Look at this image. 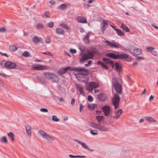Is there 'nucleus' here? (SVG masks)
<instances>
[{
    "label": "nucleus",
    "mask_w": 158,
    "mask_h": 158,
    "mask_svg": "<svg viewBox=\"0 0 158 158\" xmlns=\"http://www.w3.org/2000/svg\"><path fill=\"white\" fill-rule=\"evenodd\" d=\"M74 73L76 78L79 81L87 82L88 77L87 71L83 68H75Z\"/></svg>",
    "instance_id": "f257e3e1"
},
{
    "label": "nucleus",
    "mask_w": 158,
    "mask_h": 158,
    "mask_svg": "<svg viewBox=\"0 0 158 158\" xmlns=\"http://www.w3.org/2000/svg\"><path fill=\"white\" fill-rule=\"evenodd\" d=\"M98 51L95 48H93L91 51L87 53L82 55L80 59L81 62L83 63L85 60L92 58L94 54H97Z\"/></svg>",
    "instance_id": "f03ea898"
},
{
    "label": "nucleus",
    "mask_w": 158,
    "mask_h": 158,
    "mask_svg": "<svg viewBox=\"0 0 158 158\" xmlns=\"http://www.w3.org/2000/svg\"><path fill=\"white\" fill-rule=\"evenodd\" d=\"M89 125L91 127L98 129L102 132H107L108 130L107 127L101 125V124H98L94 122H90Z\"/></svg>",
    "instance_id": "7ed1b4c3"
},
{
    "label": "nucleus",
    "mask_w": 158,
    "mask_h": 158,
    "mask_svg": "<svg viewBox=\"0 0 158 158\" xmlns=\"http://www.w3.org/2000/svg\"><path fill=\"white\" fill-rule=\"evenodd\" d=\"M38 134L43 139L49 142H52L54 140V139L50 135L42 130H39L38 131Z\"/></svg>",
    "instance_id": "20e7f679"
},
{
    "label": "nucleus",
    "mask_w": 158,
    "mask_h": 158,
    "mask_svg": "<svg viewBox=\"0 0 158 158\" xmlns=\"http://www.w3.org/2000/svg\"><path fill=\"white\" fill-rule=\"evenodd\" d=\"M106 56L115 59L118 58L126 59L129 58L128 55L125 53L116 55L113 53H109L106 54Z\"/></svg>",
    "instance_id": "39448f33"
},
{
    "label": "nucleus",
    "mask_w": 158,
    "mask_h": 158,
    "mask_svg": "<svg viewBox=\"0 0 158 158\" xmlns=\"http://www.w3.org/2000/svg\"><path fill=\"white\" fill-rule=\"evenodd\" d=\"M43 75L46 78L51 80L53 82H57L59 80L57 76L53 73L45 72L43 73Z\"/></svg>",
    "instance_id": "423d86ee"
},
{
    "label": "nucleus",
    "mask_w": 158,
    "mask_h": 158,
    "mask_svg": "<svg viewBox=\"0 0 158 158\" xmlns=\"http://www.w3.org/2000/svg\"><path fill=\"white\" fill-rule=\"evenodd\" d=\"M112 85L116 92L118 94H122V86L119 84L117 81L116 79L114 78L112 79Z\"/></svg>",
    "instance_id": "0eeeda50"
},
{
    "label": "nucleus",
    "mask_w": 158,
    "mask_h": 158,
    "mask_svg": "<svg viewBox=\"0 0 158 158\" xmlns=\"http://www.w3.org/2000/svg\"><path fill=\"white\" fill-rule=\"evenodd\" d=\"M99 86V84L96 82H89L86 84L85 86L87 90L89 92H91L93 89L97 88Z\"/></svg>",
    "instance_id": "6e6552de"
},
{
    "label": "nucleus",
    "mask_w": 158,
    "mask_h": 158,
    "mask_svg": "<svg viewBox=\"0 0 158 158\" xmlns=\"http://www.w3.org/2000/svg\"><path fill=\"white\" fill-rule=\"evenodd\" d=\"M112 103L116 109L118 106L120 101V97L117 94H114L112 99Z\"/></svg>",
    "instance_id": "1a4fd4ad"
},
{
    "label": "nucleus",
    "mask_w": 158,
    "mask_h": 158,
    "mask_svg": "<svg viewBox=\"0 0 158 158\" xmlns=\"http://www.w3.org/2000/svg\"><path fill=\"white\" fill-rule=\"evenodd\" d=\"M107 45L112 48H118L121 47V46L118 43L113 41L111 42L107 40H106L105 42Z\"/></svg>",
    "instance_id": "9d476101"
},
{
    "label": "nucleus",
    "mask_w": 158,
    "mask_h": 158,
    "mask_svg": "<svg viewBox=\"0 0 158 158\" xmlns=\"http://www.w3.org/2000/svg\"><path fill=\"white\" fill-rule=\"evenodd\" d=\"M31 69L33 70H47L48 67L43 65L35 64L32 65Z\"/></svg>",
    "instance_id": "9b49d317"
},
{
    "label": "nucleus",
    "mask_w": 158,
    "mask_h": 158,
    "mask_svg": "<svg viewBox=\"0 0 158 158\" xmlns=\"http://www.w3.org/2000/svg\"><path fill=\"white\" fill-rule=\"evenodd\" d=\"M74 69L75 68H72L71 66H68L66 68H62L58 70V73L60 75H62L65 73L69 70L74 71Z\"/></svg>",
    "instance_id": "f8f14e48"
},
{
    "label": "nucleus",
    "mask_w": 158,
    "mask_h": 158,
    "mask_svg": "<svg viewBox=\"0 0 158 158\" xmlns=\"http://www.w3.org/2000/svg\"><path fill=\"white\" fill-rule=\"evenodd\" d=\"M102 110L104 113L105 116L109 117L110 111V106H106L102 108Z\"/></svg>",
    "instance_id": "ddd939ff"
},
{
    "label": "nucleus",
    "mask_w": 158,
    "mask_h": 158,
    "mask_svg": "<svg viewBox=\"0 0 158 158\" xmlns=\"http://www.w3.org/2000/svg\"><path fill=\"white\" fill-rule=\"evenodd\" d=\"M108 24L106 20H103L101 23V31L102 34L104 32L105 30L107 27Z\"/></svg>",
    "instance_id": "4468645a"
},
{
    "label": "nucleus",
    "mask_w": 158,
    "mask_h": 158,
    "mask_svg": "<svg viewBox=\"0 0 158 158\" xmlns=\"http://www.w3.org/2000/svg\"><path fill=\"white\" fill-rule=\"evenodd\" d=\"M123 110L122 109H119L114 112L115 115L112 116V118L114 119H118L123 113Z\"/></svg>",
    "instance_id": "2eb2a0df"
},
{
    "label": "nucleus",
    "mask_w": 158,
    "mask_h": 158,
    "mask_svg": "<svg viewBox=\"0 0 158 158\" xmlns=\"http://www.w3.org/2000/svg\"><path fill=\"white\" fill-rule=\"evenodd\" d=\"M75 140L76 142L81 145L84 148L88 150H89V148L85 143L77 139H75Z\"/></svg>",
    "instance_id": "dca6fc26"
},
{
    "label": "nucleus",
    "mask_w": 158,
    "mask_h": 158,
    "mask_svg": "<svg viewBox=\"0 0 158 158\" xmlns=\"http://www.w3.org/2000/svg\"><path fill=\"white\" fill-rule=\"evenodd\" d=\"M98 105L95 104L91 103L88 105V108L91 111L94 110L95 109L98 108Z\"/></svg>",
    "instance_id": "f3484780"
},
{
    "label": "nucleus",
    "mask_w": 158,
    "mask_h": 158,
    "mask_svg": "<svg viewBox=\"0 0 158 158\" xmlns=\"http://www.w3.org/2000/svg\"><path fill=\"white\" fill-rule=\"evenodd\" d=\"M77 21L81 23H86L87 20L85 18L83 17L79 16L77 17Z\"/></svg>",
    "instance_id": "a211bd4d"
},
{
    "label": "nucleus",
    "mask_w": 158,
    "mask_h": 158,
    "mask_svg": "<svg viewBox=\"0 0 158 158\" xmlns=\"http://www.w3.org/2000/svg\"><path fill=\"white\" fill-rule=\"evenodd\" d=\"M26 132L29 136H31V125H27L25 127Z\"/></svg>",
    "instance_id": "6ab92c4d"
},
{
    "label": "nucleus",
    "mask_w": 158,
    "mask_h": 158,
    "mask_svg": "<svg viewBox=\"0 0 158 158\" xmlns=\"http://www.w3.org/2000/svg\"><path fill=\"white\" fill-rule=\"evenodd\" d=\"M142 53V50L141 49L137 47H135L133 49V54L134 55H139Z\"/></svg>",
    "instance_id": "aec40b11"
},
{
    "label": "nucleus",
    "mask_w": 158,
    "mask_h": 158,
    "mask_svg": "<svg viewBox=\"0 0 158 158\" xmlns=\"http://www.w3.org/2000/svg\"><path fill=\"white\" fill-rule=\"evenodd\" d=\"M32 41L34 43L36 44H38L40 42L42 43H43V41H41V38L40 37H38L37 36H35L33 37Z\"/></svg>",
    "instance_id": "412c9836"
},
{
    "label": "nucleus",
    "mask_w": 158,
    "mask_h": 158,
    "mask_svg": "<svg viewBox=\"0 0 158 158\" xmlns=\"http://www.w3.org/2000/svg\"><path fill=\"white\" fill-rule=\"evenodd\" d=\"M144 119L147 121L149 122H155L156 120L151 116H146L144 117Z\"/></svg>",
    "instance_id": "4be33fe9"
},
{
    "label": "nucleus",
    "mask_w": 158,
    "mask_h": 158,
    "mask_svg": "<svg viewBox=\"0 0 158 158\" xmlns=\"http://www.w3.org/2000/svg\"><path fill=\"white\" fill-rule=\"evenodd\" d=\"M103 60L104 62H106L107 64H109L110 66H112L113 67V62L111 61V60L108 58H103Z\"/></svg>",
    "instance_id": "5701e85b"
},
{
    "label": "nucleus",
    "mask_w": 158,
    "mask_h": 158,
    "mask_svg": "<svg viewBox=\"0 0 158 158\" xmlns=\"http://www.w3.org/2000/svg\"><path fill=\"white\" fill-rule=\"evenodd\" d=\"M76 87L77 89L80 91V94L82 95H84L83 91V88L80 85L76 84Z\"/></svg>",
    "instance_id": "b1692460"
},
{
    "label": "nucleus",
    "mask_w": 158,
    "mask_h": 158,
    "mask_svg": "<svg viewBox=\"0 0 158 158\" xmlns=\"http://www.w3.org/2000/svg\"><path fill=\"white\" fill-rule=\"evenodd\" d=\"M89 36L90 34L89 33H87L85 36L84 39V40L86 44H88L89 43Z\"/></svg>",
    "instance_id": "393cba45"
},
{
    "label": "nucleus",
    "mask_w": 158,
    "mask_h": 158,
    "mask_svg": "<svg viewBox=\"0 0 158 158\" xmlns=\"http://www.w3.org/2000/svg\"><path fill=\"white\" fill-rule=\"evenodd\" d=\"M56 33L58 34L63 35L64 33V31L60 28H56Z\"/></svg>",
    "instance_id": "a878e982"
},
{
    "label": "nucleus",
    "mask_w": 158,
    "mask_h": 158,
    "mask_svg": "<svg viewBox=\"0 0 158 158\" xmlns=\"http://www.w3.org/2000/svg\"><path fill=\"white\" fill-rule=\"evenodd\" d=\"M121 28L126 32H128L130 31L128 27L124 24L123 23L122 24Z\"/></svg>",
    "instance_id": "bb28decb"
},
{
    "label": "nucleus",
    "mask_w": 158,
    "mask_h": 158,
    "mask_svg": "<svg viewBox=\"0 0 158 158\" xmlns=\"http://www.w3.org/2000/svg\"><path fill=\"white\" fill-rule=\"evenodd\" d=\"M67 6L65 4H62L59 6L58 9L60 10H63L67 8Z\"/></svg>",
    "instance_id": "cd10ccee"
},
{
    "label": "nucleus",
    "mask_w": 158,
    "mask_h": 158,
    "mask_svg": "<svg viewBox=\"0 0 158 158\" xmlns=\"http://www.w3.org/2000/svg\"><path fill=\"white\" fill-rule=\"evenodd\" d=\"M114 30L116 31L118 35L120 36H123L124 35V33L118 29L114 28Z\"/></svg>",
    "instance_id": "c85d7f7f"
},
{
    "label": "nucleus",
    "mask_w": 158,
    "mask_h": 158,
    "mask_svg": "<svg viewBox=\"0 0 158 158\" xmlns=\"http://www.w3.org/2000/svg\"><path fill=\"white\" fill-rule=\"evenodd\" d=\"M5 67L7 69H10V61H6L4 64Z\"/></svg>",
    "instance_id": "c756f323"
},
{
    "label": "nucleus",
    "mask_w": 158,
    "mask_h": 158,
    "mask_svg": "<svg viewBox=\"0 0 158 158\" xmlns=\"http://www.w3.org/2000/svg\"><path fill=\"white\" fill-rule=\"evenodd\" d=\"M90 133L93 135H96L98 134V133L97 132V130L91 129L90 130Z\"/></svg>",
    "instance_id": "7c9ffc66"
},
{
    "label": "nucleus",
    "mask_w": 158,
    "mask_h": 158,
    "mask_svg": "<svg viewBox=\"0 0 158 158\" xmlns=\"http://www.w3.org/2000/svg\"><path fill=\"white\" fill-rule=\"evenodd\" d=\"M60 26L67 30H69L70 29L69 27L68 26L67 24L64 23H62L60 24Z\"/></svg>",
    "instance_id": "2f4dec72"
},
{
    "label": "nucleus",
    "mask_w": 158,
    "mask_h": 158,
    "mask_svg": "<svg viewBox=\"0 0 158 158\" xmlns=\"http://www.w3.org/2000/svg\"><path fill=\"white\" fill-rule=\"evenodd\" d=\"M96 118L98 121L100 122L104 119V117L102 116H97L96 117Z\"/></svg>",
    "instance_id": "473e14b6"
},
{
    "label": "nucleus",
    "mask_w": 158,
    "mask_h": 158,
    "mask_svg": "<svg viewBox=\"0 0 158 158\" xmlns=\"http://www.w3.org/2000/svg\"><path fill=\"white\" fill-rule=\"evenodd\" d=\"M97 63L98 64L101 65V66L104 68L105 69L107 70L108 69V67L106 66L104 64H103L102 62L98 61V62Z\"/></svg>",
    "instance_id": "72a5a7b5"
},
{
    "label": "nucleus",
    "mask_w": 158,
    "mask_h": 158,
    "mask_svg": "<svg viewBox=\"0 0 158 158\" xmlns=\"http://www.w3.org/2000/svg\"><path fill=\"white\" fill-rule=\"evenodd\" d=\"M115 69L119 72L121 71V67L117 63H116L115 64Z\"/></svg>",
    "instance_id": "f704fd0d"
},
{
    "label": "nucleus",
    "mask_w": 158,
    "mask_h": 158,
    "mask_svg": "<svg viewBox=\"0 0 158 158\" xmlns=\"http://www.w3.org/2000/svg\"><path fill=\"white\" fill-rule=\"evenodd\" d=\"M52 120L55 122H58L59 121L60 119L57 118V117L56 115L52 116Z\"/></svg>",
    "instance_id": "c9c22d12"
},
{
    "label": "nucleus",
    "mask_w": 158,
    "mask_h": 158,
    "mask_svg": "<svg viewBox=\"0 0 158 158\" xmlns=\"http://www.w3.org/2000/svg\"><path fill=\"white\" fill-rule=\"evenodd\" d=\"M154 49V48L152 47H149L146 48V51L148 52H151Z\"/></svg>",
    "instance_id": "e433bc0d"
},
{
    "label": "nucleus",
    "mask_w": 158,
    "mask_h": 158,
    "mask_svg": "<svg viewBox=\"0 0 158 158\" xmlns=\"http://www.w3.org/2000/svg\"><path fill=\"white\" fill-rule=\"evenodd\" d=\"M36 27L38 29L43 28L44 27L43 25L41 23H38L36 25Z\"/></svg>",
    "instance_id": "4c0bfd02"
},
{
    "label": "nucleus",
    "mask_w": 158,
    "mask_h": 158,
    "mask_svg": "<svg viewBox=\"0 0 158 158\" xmlns=\"http://www.w3.org/2000/svg\"><path fill=\"white\" fill-rule=\"evenodd\" d=\"M1 141L3 143H6L7 142V140L6 139V138L5 136L3 137L1 139Z\"/></svg>",
    "instance_id": "58836bf2"
},
{
    "label": "nucleus",
    "mask_w": 158,
    "mask_h": 158,
    "mask_svg": "<svg viewBox=\"0 0 158 158\" xmlns=\"http://www.w3.org/2000/svg\"><path fill=\"white\" fill-rule=\"evenodd\" d=\"M17 48L14 45H10V51L13 52L16 51Z\"/></svg>",
    "instance_id": "ea45409f"
},
{
    "label": "nucleus",
    "mask_w": 158,
    "mask_h": 158,
    "mask_svg": "<svg viewBox=\"0 0 158 158\" xmlns=\"http://www.w3.org/2000/svg\"><path fill=\"white\" fill-rule=\"evenodd\" d=\"M54 26V23L51 22L48 23L47 24V26L49 28L52 27Z\"/></svg>",
    "instance_id": "a19ab883"
},
{
    "label": "nucleus",
    "mask_w": 158,
    "mask_h": 158,
    "mask_svg": "<svg viewBox=\"0 0 158 158\" xmlns=\"http://www.w3.org/2000/svg\"><path fill=\"white\" fill-rule=\"evenodd\" d=\"M30 55V53L27 51H25L22 54L23 56H25V57H27L29 56Z\"/></svg>",
    "instance_id": "79ce46f5"
},
{
    "label": "nucleus",
    "mask_w": 158,
    "mask_h": 158,
    "mask_svg": "<svg viewBox=\"0 0 158 158\" xmlns=\"http://www.w3.org/2000/svg\"><path fill=\"white\" fill-rule=\"evenodd\" d=\"M16 66V64L10 62V69H14Z\"/></svg>",
    "instance_id": "37998d69"
},
{
    "label": "nucleus",
    "mask_w": 158,
    "mask_h": 158,
    "mask_svg": "<svg viewBox=\"0 0 158 158\" xmlns=\"http://www.w3.org/2000/svg\"><path fill=\"white\" fill-rule=\"evenodd\" d=\"M44 15L47 18H49L50 17V13L48 11H45L44 13Z\"/></svg>",
    "instance_id": "c03bdc74"
},
{
    "label": "nucleus",
    "mask_w": 158,
    "mask_h": 158,
    "mask_svg": "<svg viewBox=\"0 0 158 158\" xmlns=\"http://www.w3.org/2000/svg\"><path fill=\"white\" fill-rule=\"evenodd\" d=\"M14 137L15 135L13 133L10 132V138L13 142H14L15 140Z\"/></svg>",
    "instance_id": "a18cd8bd"
},
{
    "label": "nucleus",
    "mask_w": 158,
    "mask_h": 158,
    "mask_svg": "<svg viewBox=\"0 0 158 158\" xmlns=\"http://www.w3.org/2000/svg\"><path fill=\"white\" fill-rule=\"evenodd\" d=\"M87 100L89 101L92 102L93 100V98L91 96L89 95L88 96Z\"/></svg>",
    "instance_id": "49530a36"
},
{
    "label": "nucleus",
    "mask_w": 158,
    "mask_h": 158,
    "mask_svg": "<svg viewBox=\"0 0 158 158\" xmlns=\"http://www.w3.org/2000/svg\"><path fill=\"white\" fill-rule=\"evenodd\" d=\"M6 31V28L2 27L0 28V32H4Z\"/></svg>",
    "instance_id": "de8ad7c7"
},
{
    "label": "nucleus",
    "mask_w": 158,
    "mask_h": 158,
    "mask_svg": "<svg viewBox=\"0 0 158 158\" xmlns=\"http://www.w3.org/2000/svg\"><path fill=\"white\" fill-rule=\"evenodd\" d=\"M40 111L44 112H47L48 111L47 109L44 108L41 109H40Z\"/></svg>",
    "instance_id": "09e8293b"
},
{
    "label": "nucleus",
    "mask_w": 158,
    "mask_h": 158,
    "mask_svg": "<svg viewBox=\"0 0 158 158\" xmlns=\"http://www.w3.org/2000/svg\"><path fill=\"white\" fill-rule=\"evenodd\" d=\"M42 53L44 55H47L51 56H52V53L50 52H42Z\"/></svg>",
    "instance_id": "8fccbe9b"
},
{
    "label": "nucleus",
    "mask_w": 158,
    "mask_h": 158,
    "mask_svg": "<svg viewBox=\"0 0 158 158\" xmlns=\"http://www.w3.org/2000/svg\"><path fill=\"white\" fill-rule=\"evenodd\" d=\"M151 53L155 56H157L158 55L157 52L156 51H153L151 52Z\"/></svg>",
    "instance_id": "3c124183"
},
{
    "label": "nucleus",
    "mask_w": 158,
    "mask_h": 158,
    "mask_svg": "<svg viewBox=\"0 0 158 158\" xmlns=\"http://www.w3.org/2000/svg\"><path fill=\"white\" fill-rule=\"evenodd\" d=\"M50 38L49 37H48L46 38V39L45 40V42L47 43H49L50 42Z\"/></svg>",
    "instance_id": "603ef678"
},
{
    "label": "nucleus",
    "mask_w": 158,
    "mask_h": 158,
    "mask_svg": "<svg viewBox=\"0 0 158 158\" xmlns=\"http://www.w3.org/2000/svg\"><path fill=\"white\" fill-rule=\"evenodd\" d=\"M79 48L81 51H84L85 49V47L84 46H79Z\"/></svg>",
    "instance_id": "864d4df0"
},
{
    "label": "nucleus",
    "mask_w": 158,
    "mask_h": 158,
    "mask_svg": "<svg viewBox=\"0 0 158 158\" xmlns=\"http://www.w3.org/2000/svg\"><path fill=\"white\" fill-rule=\"evenodd\" d=\"M70 52L72 54L75 53L76 52V50L74 49H71Z\"/></svg>",
    "instance_id": "5fc2aeb1"
},
{
    "label": "nucleus",
    "mask_w": 158,
    "mask_h": 158,
    "mask_svg": "<svg viewBox=\"0 0 158 158\" xmlns=\"http://www.w3.org/2000/svg\"><path fill=\"white\" fill-rule=\"evenodd\" d=\"M92 64V62L89 60L88 61V64H85V65L86 66H90Z\"/></svg>",
    "instance_id": "6e6d98bb"
},
{
    "label": "nucleus",
    "mask_w": 158,
    "mask_h": 158,
    "mask_svg": "<svg viewBox=\"0 0 158 158\" xmlns=\"http://www.w3.org/2000/svg\"><path fill=\"white\" fill-rule=\"evenodd\" d=\"M83 106L82 105V104H81L80 105V112H81L82 111V110L83 109Z\"/></svg>",
    "instance_id": "4d7b16f0"
},
{
    "label": "nucleus",
    "mask_w": 158,
    "mask_h": 158,
    "mask_svg": "<svg viewBox=\"0 0 158 158\" xmlns=\"http://www.w3.org/2000/svg\"><path fill=\"white\" fill-rule=\"evenodd\" d=\"M136 59L137 60H143L144 58L143 57H139L137 56L136 57Z\"/></svg>",
    "instance_id": "13d9d810"
},
{
    "label": "nucleus",
    "mask_w": 158,
    "mask_h": 158,
    "mask_svg": "<svg viewBox=\"0 0 158 158\" xmlns=\"http://www.w3.org/2000/svg\"><path fill=\"white\" fill-rule=\"evenodd\" d=\"M0 54H1L2 56H5L7 57H9V56L6 53H2V52H0Z\"/></svg>",
    "instance_id": "bf43d9fd"
},
{
    "label": "nucleus",
    "mask_w": 158,
    "mask_h": 158,
    "mask_svg": "<svg viewBox=\"0 0 158 158\" xmlns=\"http://www.w3.org/2000/svg\"><path fill=\"white\" fill-rule=\"evenodd\" d=\"M75 100L74 98H73L71 101V104L72 105H73L75 104Z\"/></svg>",
    "instance_id": "052dcab7"
},
{
    "label": "nucleus",
    "mask_w": 158,
    "mask_h": 158,
    "mask_svg": "<svg viewBox=\"0 0 158 158\" xmlns=\"http://www.w3.org/2000/svg\"><path fill=\"white\" fill-rule=\"evenodd\" d=\"M0 76H1V77H4V78L6 77L7 76L5 74L2 73H0Z\"/></svg>",
    "instance_id": "680f3d73"
},
{
    "label": "nucleus",
    "mask_w": 158,
    "mask_h": 158,
    "mask_svg": "<svg viewBox=\"0 0 158 158\" xmlns=\"http://www.w3.org/2000/svg\"><path fill=\"white\" fill-rule=\"evenodd\" d=\"M69 156L70 157L72 158H77V156H73L72 155H69Z\"/></svg>",
    "instance_id": "e2e57ef3"
},
{
    "label": "nucleus",
    "mask_w": 158,
    "mask_h": 158,
    "mask_svg": "<svg viewBox=\"0 0 158 158\" xmlns=\"http://www.w3.org/2000/svg\"><path fill=\"white\" fill-rule=\"evenodd\" d=\"M153 98L154 97L152 95H151L149 98V101H151L153 99Z\"/></svg>",
    "instance_id": "0e129e2a"
},
{
    "label": "nucleus",
    "mask_w": 158,
    "mask_h": 158,
    "mask_svg": "<svg viewBox=\"0 0 158 158\" xmlns=\"http://www.w3.org/2000/svg\"><path fill=\"white\" fill-rule=\"evenodd\" d=\"M50 4L52 5H54L56 3L53 0H51L50 2Z\"/></svg>",
    "instance_id": "69168bd1"
},
{
    "label": "nucleus",
    "mask_w": 158,
    "mask_h": 158,
    "mask_svg": "<svg viewBox=\"0 0 158 158\" xmlns=\"http://www.w3.org/2000/svg\"><path fill=\"white\" fill-rule=\"evenodd\" d=\"M85 157V156H77V158H84Z\"/></svg>",
    "instance_id": "338daca9"
},
{
    "label": "nucleus",
    "mask_w": 158,
    "mask_h": 158,
    "mask_svg": "<svg viewBox=\"0 0 158 158\" xmlns=\"http://www.w3.org/2000/svg\"><path fill=\"white\" fill-rule=\"evenodd\" d=\"M90 5L89 4H84V6L85 7H87V8H89V7H90Z\"/></svg>",
    "instance_id": "774afa93"
}]
</instances>
